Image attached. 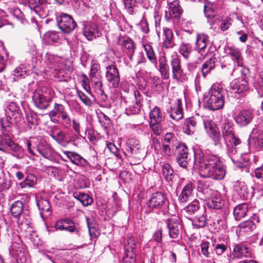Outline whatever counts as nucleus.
<instances>
[{
	"label": "nucleus",
	"instance_id": "nucleus-1",
	"mask_svg": "<svg viewBox=\"0 0 263 263\" xmlns=\"http://www.w3.org/2000/svg\"><path fill=\"white\" fill-rule=\"evenodd\" d=\"M194 151V164L198 165L200 176L214 180H222L226 175L225 166L218 157L203 153L199 148Z\"/></svg>",
	"mask_w": 263,
	"mask_h": 263
},
{
	"label": "nucleus",
	"instance_id": "nucleus-2",
	"mask_svg": "<svg viewBox=\"0 0 263 263\" xmlns=\"http://www.w3.org/2000/svg\"><path fill=\"white\" fill-rule=\"evenodd\" d=\"M228 154L234 163L240 168L246 167L249 160V146L236 135L224 141Z\"/></svg>",
	"mask_w": 263,
	"mask_h": 263
},
{
	"label": "nucleus",
	"instance_id": "nucleus-3",
	"mask_svg": "<svg viewBox=\"0 0 263 263\" xmlns=\"http://www.w3.org/2000/svg\"><path fill=\"white\" fill-rule=\"evenodd\" d=\"M204 100L208 108L216 110L223 107L224 104V90L221 84H213L209 89Z\"/></svg>",
	"mask_w": 263,
	"mask_h": 263
},
{
	"label": "nucleus",
	"instance_id": "nucleus-4",
	"mask_svg": "<svg viewBox=\"0 0 263 263\" xmlns=\"http://www.w3.org/2000/svg\"><path fill=\"white\" fill-rule=\"evenodd\" d=\"M49 89L45 87H38L33 92L32 99L35 106L40 109H45L51 101Z\"/></svg>",
	"mask_w": 263,
	"mask_h": 263
},
{
	"label": "nucleus",
	"instance_id": "nucleus-5",
	"mask_svg": "<svg viewBox=\"0 0 263 263\" xmlns=\"http://www.w3.org/2000/svg\"><path fill=\"white\" fill-rule=\"evenodd\" d=\"M231 93L236 98H243L249 91V84L245 78L235 79L230 84Z\"/></svg>",
	"mask_w": 263,
	"mask_h": 263
},
{
	"label": "nucleus",
	"instance_id": "nucleus-6",
	"mask_svg": "<svg viewBox=\"0 0 263 263\" xmlns=\"http://www.w3.org/2000/svg\"><path fill=\"white\" fill-rule=\"evenodd\" d=\"M57 22L59 29L65 33H71L77 26V23L72 17L66 13H61L58 16Z\"/></svg>",
	"mask_w": 263,
	"mask_h": 263
},
{
	"label": "nucleus",
	"instance_id": "nucleus-7",
	"mask_svg": "<svg viewBox=\"0 0 263 263\" xmlns=\"http://www.w3.org/2000/svg\"><path fill=\"white\" fill-rule=\"evenodd\" d=\"M54 227L55 230L66 231L78 236L81 235V228L79 224L69 218L58 221Z\"/></svg>",
	"mask_w": 263,
	"mask_h": 263
},
{
	"label": "nucleus",
	"instance_id": "nucleus-8",
	"mask_svg": "<svg viewBox=\"0 0 263 263\" xmlns=\"http://www.w3.org/2000/svg\"><path fill=\"white\" fill-rule=\"evenodd\" d=\"M9 253L18 263L26 262L27 254L18 236H16V241L12 243L9 249Z\"/></svg>",
	"mask_w": 263,
	"mask_h": 263
},
{
	"label": "nucleus",
	"instance_id": "nucleus-9",
	"mask_svg": "<svg viewBox=\"0 0 263 263\" xmlns=\"http://www.w3.org/2000/svg\"><path fill=\"white\" fill-rule=\"evenodd\" d=\"M148 206L152 209L165 210L168 206L165 195L161 192L154 193L149 199Z\"/></svg>",
	"mask_w": 263,
	"mask_h": 263
},
{
	"label": "nucleus",
	"instance_id": "nucleus-10",
	"mask_svg": "<svg viewBox=\"0 0 263 263\" xmlns=\"http://www.w3.org/2000/svg\"><path fill=\"white\" fill-rule=\"evenodd\" d=\"M5 115L7 117V122L3 119H1L5 125L11 124L16 123L20 118V108L16 103L11 102L9 103L5 109Z\"/></svg>",
	"mask_w": 263,
	"mask_h": 263
},
{
	"label": "nucleus",
	"instance_id": "nucleus-11",
	"mask_svg": "<svg viewBox=\"0 0 263 263\" xmlns=\"http://www.w3.org/2000/svg\"><path fill=\"white\" fill-rule=\"evenodd\" d=\"M170 64L172 78L177 81L182 82L184 80V74L181 65V60L176 53L172 55Z\"/></svg>",
	"mask_w": 263,
	"mask_h": 263
},
{
	"label": "nucleus",
	"instance_id": "nucleus-12",
	"mask_svg": "<svg viewBox=\"0 0 263 263\" xmlns=\"http://www.w3.org/2000/svg\"><path fill=\"white\" fill-rule=\"evenodd\" d=\"M105 78L109 87H118L120 79L118 69L116 65L111 64L106 67Z\"/></svg>",
	"mask_w": 263,
	"mask_h": 263
},
{
	"label": "nucleus",
	"instance_id": "nucleus-13",
	"mask_svg": "<svg viewBox=\"0 0 263 263\" xmlns=\"http://www.w3.org/2000/svg\"><path fill=\"white\" fill-rule=\"evenodd\" d=\"M28 6L31 10L41 16L48 14L50 4L48 0H28Z\"/></svg>",
	"mask_w": 263,
	"mask_h": 263
},
{
	"label": "nucleus",
	"instance_id": "nucleus-14",
	"mask_svg": "<svg viewBox=\"0 0 263 263\" xmlns=\"http://www.w3.org/2000/svg\"><path fill=\"white\" fill-rule=\"evenodd\" d=\"M166 226L171 238L177 239L181 237L182 227L179 218H172L167 219Z\"/></svg>",
	"mask_w": 263,
	"mask_h": 263
},
{
	"label": "nucleus",
	"instance_id": "nucleus-15",
	"mask_svg": "<svg viewBox=\"0 0 263 263\" xmlns=\"http://www.w3.org/2000/svg\"><path fill=\"white\" fill-rule=\"evenodd\" d=\"M233 189L234 191L243 200H247L253 196L252 187H248L243 181L237 180L234 182Z\"/></svg>",
	"mask_w": 263,
	"mask_h": 263
},
{
	"label": "nucleus",
	"instance_id": "nucleus-16",
	"mask_svg": "<svg viewBox=\"0 0 263 263\" xmlns=\"http://www.w3.org/2000/svg\"><path fill=\"white\" fill-rule=\"evenodd\" d=\"M49 135L63 147H66L71 141V138L67 137L65 132L60 129L57 126L53 127L52 130L49 132Z\"/></svg>",
	"mask_w": 263,
	"mask_h": 263
},
{
	"label": "nucleus",
	"instance_id": "nucleus-17",
	"mask_svg": "<svg viewBox=\"0 0 263 263\" xmlns=\"http://www.w3.org/2000/svg\"><path fill=\"white\" fill-rule=\"evenodd\" d=\"M34 66L28 62L21 64L20 66L16 67L11 74L13 81H16L19 79L25 78L26 76L30 74L32 68Z\"/></svg>",
	"mask_w": 263,
	"mask_h": 263
},
{
	"label": "nucleus",
	"instance_id": "nucleus-18",
	"mask_svg": "<svg viewBox=\"0 0 263 263\" xmlns=\"http://www.w3.org/2000/svg\"><path fill=\"white\" fill-rule=\"evenodd\" d=\"M136 245L133 237H129L127 244L125 246V256L123 258V263H135V258Z\"/></svg>",
	"mask_w": 263,
	"mask_h": 263
},
{
	"label": "nucleus",
	"instance_id": "nucleus-19",
	"mask_svg": "<svg viewBox=\"0 0 263 263\" xmlns=\"http://www.w3.org/2000/svg\"><path fill=\"white\" fill-rule=\"evenodd\" d=\"M195 196V184L192 181L184 185L180 194L178 200L181 203H185L193 200Z\"/></svg>",
	"mask_w": 263,
	"mask_h": 263
},
{
	"label": "nucleus",
	"instance_id": "nucleus-20",
	"mask_svg": "<svg viewBox=\"0 0 263 263\" xmlns=\"http://www.w3.org/2000/svg\"><path fill=\"white\" fill-rule=\"evenodd\" d=\"M36 151L42 157L51 161H55L59 156L52 148L44 143H40L36 146Z\"/></svg>",
	"mask_w": 263,
	"mask_h": 263
},
{
	"label": "nucleus",
	"instance_id": "nucleus-21",
	"mask_svg": "<svg viewBox=\"0 0 263 263\" xmlns=\"http://www.w3.org/2000/svg\"><path fill=\"white\" fill-rule=\"evenodd\" d=\"M68 112L64 106L61 104L55 103L53 109L49 113L50 120L54 123H59L60 120L63 118Z\"/></svg>",
	"mask_w": 263,
	"mask_h": 263
},
{
	"label": "nucleus",
	"instance_id": "nucleus-22",
	"mask_svg": "<svg viewBox=\"0 0 263 263\" xmlns=\"http://www.w3.org/2000/svg\"><path fill=\"white\" fill-rule=\"evenodd\" d=\"M68 112L64 106L61 104L55 103L53 109L49 113L50 120L54 123H59L60 120L63 118Z\"/></svg>",
	"mask_w": 263,
	"mask_h": 263
},
{
	"label": "nucleus",
	"instance_id": "nucleus-23",
	"mask_svg": "<svg viewBox=\"0 0 263 263\" xmlns=\"http://www.w3.org/2000/svg\"><path fill=\"white\" fill-rule=\"evenodd\" d=\"M68 112L64 106L61 104L55 103L53 109L49 113L50 120L54 123H59L60 120L63 118Z\"/></svg>",
	"mask_w": 263,
	"mask_h": 263
},
{
	"label": "nucleus",
	"instance_id": "nucleus-24",
	"mask_svg": "<svg viewBox=\"0 0 263 263\" xmlns=\"http://www.w3.org/2000/svg\"><path fill=\"white\" fill-rule=\"evenodd\" d=\"M253 117V111L250 109H244L240 111L234 119L239 126H245L251 122Z\"/></svg>",
	"mask_w": 263,
	"mask_h": 263
},
{
	"label": "nucleus",
	"instance_id": "nucleus-25",
	"mask_svg": "<svg viewBox=\"0 0 263 263\" xmlns=\"http://www.w3.org/2000/svg\"><path fill=\"white\" fill-rule=\"evenodd\" d=\"M178 155L177 161L179 165L183 168H186L188 164V148L184 144H179L176 147Z\"/></svg>",
	"mask_w": 263,
	"mask_h": 263
},
{
	"label": "nucleus",
	"instance_id": "nucleus-26",
	"mask_svg": "<svg viewBox=\"0 0 263 263\" xmlns=\"http://www.w3.org/2000/svg\"><path fill=\"white\" fill-rule=\"evenodd\" d=\"M247 145L255 151L263 150V132H258L256 136L250 135Z\"/></svg>",
	"mask_w": 263,
	"mask_h": 263
},
{
	"label": "nucleus",
	"instance_id": "nucleus-27",
	"mask_svg": "<svg viewBox=\"0 0 263 263\" xmlns=\"http://www.w3.org/2000/svg\"><path fill=\"white\" fill-rule=\"evenodd\" d=\"M134 96L135 101L128 105L126 109V112L128 115L138 114L142 106L143 98L140 92L137 90L135 91Z\"/></svg>",
	"mask_w": 263,
	"mask_h": 263
},
{
	"label": "nucleus",
	"instance_id": "nucleus-28",
	"mask_svg": "<svg viewBox=\"0 0 263 263\" xmlns=\"http://www.w3.org/2000/svg\"><path fill=\"white\" fill-rule=\"evenodd\" d=\"M233 258H241L243 257H249L252 255L251 250L246 245L240 243L235 244L232 251Z\"/></svg>",
	"mask_w": 263,
	"mask_h": 263
},
{
	"label": "nucleus",
	"instance_id": "nucleus-29",
	"mask_svg": "<svg viewBox=\"0 0 263 263\" xmlns=\"http://www.w3.org/2000/svg\"><path fill=\"white\" fill-rule=\"evenodd\" d=\"M83 35L89 41H91L101 35V33L95 23H87L84 25Z\"/></svg>",
	"mask_w": 263,
	"mask_h": 263
},
{
	"label": "nucleus",
	"instance_id": "nucleus-30",
	"mask_svg": "<svg viewBox=\"0 0 263 263\" xmlns=\"http://www.w3.org/2000/svg\"><path fill=\"white\" fill-rule=\"evenodd\" d=\"M127 150L135 155L136 157L141 159L144 156V150L139 143V141L135 139H130L127 143Z\"/></svg>",
	"mask_w": 263,
	"mask_h": 263
},
{
	"label": "nucleus",
	"instance_id": "nucleus-31",
	"mask_svg": "<svg viewBox=\"0 0 263 263\" xmlns=\"http://www.w3.org/2000/svg\"><path fill=\"white\" fill-rule=\"evenodd\" d=\"M159 65H157V69L161 73L163 79L167 80L170 78L169 67L167 64L166 58L165 53L161 54L158 59Z\"/></svg>",
	"mask_w": 263,
	"mask_h": 263
},
{
	"label": "nucleus",
	"instance_id": "nucleus-32",
	"mask_svg": "<svg viewBox=\"0 0 263 263\" xmlns=\"http://www.w3.org/2000/svg\"><path fill=\"white\" fill-rule=\"evenodd\" d=\"M162 40L163 48H172L175 46L174 35L172 29L166 27L163 28Z\"/></svg>",
	"mask_w": 263,
	"mask_h": 263
},
{
	"label": "nucleus",
	"instance_id": "nucleus-33",
	"mask_svg": "<svg viewBox=\"0 0 263 263\" xmlns=\"http://www.w3.org/2000/svg\"><path fill=\"white\" fill-rule=\"evenodd\" d=\"M2 134L0 135V151L6 152L7 148V140L9 139V133L11 131V126L9 124L5 125L1 121Z\"/></svg>",
	"mask_w": 263,
	"mask_h": 263
},
{
	"label": "nucleus",
	"instance_id": "nucleus-34",
	"mask_svg": "<svg viewBox=\"0 0 263 263\" xmlns=\"http://www.w3.org/2000/svg\"><path fill=\"white\" fill-rule=\"evenodd\" d=\"M228 55L231 58L234 63L236 62L238 66L243 65V59L240 50L234 47L228 46L226 49Z\"/></svg>",
	"mask_w": 263,
	"mask_h": 263
},
{
	"label": "nucleus",
	"instance_id": "nucleus-35",
	"mask_svg": "<svg viewBox=\"0 0 263 263\" xmlns=\"http://www.w3.org/2000/svg\"><path fill=\"white\" fill-rule=\"evenodd\" d=\"M221 131L224 141L234 136L235 134L233 122L229 120H225L222 124Z\"/></svg>",
	"mask_w": 263,
	"mask_h": 263
},
{
	"label": "nucleus",
	"instance_id": "nucleus-36",
	"mask_svg": "<svg viewBox=\"0 0 263 263\" xmlns=\"http://www.w3.org/2000/svg\"><path fill=\"white\" fill-rule=\"evenodd\" d=\"M61 57L55 55L50 52H47L45 56V63L50 69L60 67L61 65Z\"/></svg>",
	"mask_w": 263,
	"mask_h": 263
},
{
	"label": "nucleus",
	"instance_id": "nucleus-37",
	"mask_svg": "<svg viewBox=\"0 0 263 263\" xmlns=\"http://www.w3.org/2000/svg\"><path fill=\"white\" fill-rule=\"evenodd\" d=\"M181 100L177 99L175 103L171 106L170 117L175 120H178L183 117V110L181 107Z\"/></svg>",
	"mask_w": 263,
	"mask_h": 263
},
{
	"label": "nucleus",
	"instance_id": "nucleus-38",
	"mask_svg": "<svg viewBox=\"0 0 263 263\" xmlns=\"http://www.w3.org/2000/svg\"><path fill=\"white\" fill-rule=\"evenodd\" d=\"M207 217L204 208L201 210V214L196 216L192 220L194 228L199 229L204 227L207 223Z\"/></svg>",
	"mask_w": 263,
	"mask_h": 263
},
{
	"label": "nucleus",
	"instance_id": "nucleus-39",
	"mask_svg": "<svg viewBox=\"0 0 263 263\" xmlns=\"http://www.w3.org/2000/svg\"><path fill=\"white\" fill-rule=\"evenodd\" d=\"M209 44V36L206 34H199L197 35L195 47L199 52H204Z\"/></svg>",
	"mask_w": 263,
	"mask_h": 263
},
{
	"label": "nucleus",
	"instance_id": "nucleus-40",
	"mask_svg": "<svg viewBox=\"0 0 263 263\" xmlns=\"http://www.w3.org/2000/svg\"><path fill=\"white\" fill-rule=\"evenodd\" d=\"M64 155L70 160V161L77 165L84 166L86 164V161L80 155L69 151L63 152Z\"/></svg>",
	"mask_w": 263,
	"mask_h": 263
},
{
	"label": "nucleus",
	"instance_id": "nucleus-41",
	"mask_svg": "<svg viewBox=\"0 0 263 263\" xmlns=\"http://www.w3.org/2000/svg\"><path fill=\"white\" fill-rule=\"evenodd\" d=\"M211 56L206 61L204 62L201 68V71L204 78L215 68L216 58L212 53L210 54Z\"/></svg>",
	"mask_w": 263,
	"mask_h": 263
},
{
	"label": "nucleus",
	"instance_id": "nucleus-42",
	"mask_svg": "<svg viewBox=\"0 0 263 263\" xmlns=\"http://www.w3.org/2000/svg\"><path fill=\"white\" fill-rule=\"evenodd\" d=\"M224 203V200L222 198L219 193H216L214 197L208 202L207 205L210 208L219 210L222 208Z\"/></svg>",
	"mask_w": 263,
	"mask_h": 263
},
{
	"label": "nucleus",
	"instance_id": "nucleus-43",
	"mask_svg": "<svg viewBox=\"0 0 263 263\" xmlns=\"http://www.w3.org/2000/svg\"><path fill=\"white\" fill-rule=\"evenodd\" d=\"M91 87L94 91L98 95L104 94L103 85L101 76H92L90 78Z\"/></svg>",
	"mask_w": 263,
	"mask_h": 263
},
{
	"label": "nucleus",
	"instance_id": "nucleus-44",
	"mask_svg": "<svg viewBox=\"0 0 263 263\" xmlns=\"http://www.w3.org/2000/svg\"><path fill=\"white\" fill-rule=\"evenodd\" d=\"M200 209L199 202L197 200H194L189 205L184 208L182 210V213L186 217H188L194 214L198 210H201Z\"/></svg>",
	"mask_w": 263,
	"mask_h": 263
},
{
	"label": "nucleus",
	"instance_id": "nucleus-45",
	"mask_svg": "<svg viewBox=\"0 0 263 263\" xmlns=\"http://www.w3.org/2000/svg\"><path fill=\"white\" fill-rule=\"evenodd\" d=\"M201 119L204 125V129L208 134L217 130L216 124L210 116H203L201 117Z\"/></svg>",
	"mask_w": 263,
	"mask_h": 263
},
{
	"label": "nucleus",
	"instance_id": "nucleus-46",
	"mask_svg": "<svg viewBox=\"0 0 263 263\" xmlns=\"http://www.w3.org/2000/svg\"><path fill=\"white\" fill-rule=\"evenodd\" d=\"M197 120L195 118H190L186 119L183 126V130L187 135H192L194 133Z\"/></svg>",
	"mask_w": 263,
	"mask_h": 263
},
{
	"label": "nucleus",
	"instance_id": "nucleus-47",
	"mask_svg": "<svg viewBox=\"0 0 263 263\" xmlns=\"http://www.w3.org/2000/svg\"><path fill=\"white\" fill-rule=\"evenodd\" d=\"M73 197L85 206L90 205L93 202L92 198L88 194L82 192H75Z\"/></svg>",
	"mask_w": 263,
	"mask_h": 263
},
{
	"label": "nucleus",
	"instance_id": "nucleus-48",
	"mask_svg": "<svg viewBox=\"0 0 263 263\" xmlns=\"http://www.w3.org/2000/svg\"><path fill=\"white\" fill-rule=\"evenodd\" d=\"M211 4L210 3H206L204 5V13L208 18V22L210 25H213L217 23V18L213 9L211 7Z\"/></svg>",
	"mask_w": 263,
	"mask_h": 263
},
{
	"label": "nucleus",
	"instance_id": "nucleus-49",
	"mask_svg": "<svg viewBox=\"0 0 263 263\" xmlns=\"http://www.w3.org/2000/svg\"><path fill=\"white\" fill-rule=\"evenodd\" d=\"M248 210V205L243 203L237 205L233 210V214L236 220H239L244 217Z\"/></svg>",
	"mask_w": 263,
	"mask_h": 263
},
{
	"label": "nucleus",
	"instance_id": "nucleus-50",
	"mask_svg": "<svg viewBox=\"0 0 263 263\" xmlns=\"http://www.w3.org/2000/svg\"><path fill=\"white\" fill-rule=\"evenodd\" d=\"M43 40L45 43L48 45L59 43L60 41L58 33L54 31L46 32L44 35Z\"/></svg>",
	"mask_w": 263,
	"mask_h": 263
},
{
	"label": "nucleus",
	"instance_id": "nucleus-51",
	"mask_svg": "<svg viewBox=\"0 0 263 263\" xmlns=\"http://www.w3.org/2000/svg\"><path fill=\"white\" fill-rule=\"evenodd\" d=\"M143 47L148 60L157 68V57L152 46L149 44H145Z\"/></svg>",
	"mask_w": 263,
	"mask_h": 263
},
{
	"label": "nucleus",
	"instance_id": "nucleus-52",
	"mask_svg": "<svg viewBox=\"0 0 263 263\" xmlns=\"http://www.w3.org/2000/svg\"><path fill=\"white\" fill-rule=\"evenodd\" d=\"M213 246H214V252L218 256H220L224 254L229 248L228 242L224 241L222 242L220 241L218 242L215 241Z\"/></svg>",
	"mask_w": 263,
	"mask_h": 263
},
{
	"label": "nucleus",
	"instance_id": "nucleus-53",
	"mask_svg": "<svg viewBox=\"0 0 263 263\" xmlns=\"http://www.w3.org/2000/svg\"><path fill=\"white\" fill-rule=\"evenodd\" d=\"M149 123L152 124L160 123L162 120V114L160 108L157 106H155L149 112Z\"/></svg>",
	"mask_w": 263,
	"mask_h": 263
},
{
	"label": "nucleus",
	"instance_id": "nucleus-54",
	"mask_svg": "<svg viewBox=\"0 0 263 263\" xmlns=\"http://www.w3.org/2000/svg\"><path fill=\"white\" fill-rule=\"evenodd\" d=\"M23 210V203L22 201H15L11 205L10 211L12 215L15 218L18 217L22 214Z\"/></svg>",
	"mask_w": 263,
	"mask_h": 263
},
{
	"label": "nucleus",
	"instance_id": "nucleus-55",
	"mask_svg": "<svg viewBox=\"0 0 263 263\" xmlns=\"http://www.w3.org/2000/svg\"><path fill=\"white\" fill-rule=\"evenodd\" d=\"M162 175L167 182H172L174 177V171L170 164L165 163L162 167Z\"/></svg>",
	"mask_w": 263,
	"mask_h": 263
},
{
	"label": "nucleus",
	"instance_id": "nucleus-56",
	"mask_svg": "<svg viewBox=\"0 0 263 263\" xmlns=\"http://www.w3.org/2000/svg\"><path fill=\"white\" fill-rule=\"evenodd\" d=\"M192 51V46L189 43H182L179 48V52L182 57L189 59L190 58L191 54Z\"/></svg>",
	"mask_w": 263,
	"mask_h": 263
},
{
	"label": "nucleus",
	"instance_id": "nucleus-57",
	"mask_svg": "<svg viewBox=\"0 0 263 263\" xmlns=\"http://www.w3.org/2000/svg\"><path fill=\"white\" fill-rule=\"evenodd\" d=\"M125 8L127 12L133 15L136 13L138 4L136 2V0H123Z\"/></svg>",
	"mask_w": 263,
	"mask_h": 263
},
{
	"label": "nucleus",
	"instance_id": "nucleus-58",
	"mask_svg": "<svg viewBox=\"0 0 263 263\" xmlns=\"http://www.w3.org/2000/svg\"><path fill=\"white\" fill-rule=\"evenodd\" d=\"M164 141L172 147H176L179 144L177 136L172 133H167L165 135Z\"/></svg>",
	"mask_w": 263,
	"mask_h": 263
},
{
	"label": "nucleus",
	"instance_id": "nucleus-59",
	"mask_svg": "<svg viewBox=\"0 0 263 263\" xmlns=\"http://www.w3.org/2000/svg\"><path fill=\"white\" fill-rule=\"evenodd\" d=\"M169 11L170 14L174 17H178L180 15L181 10L177 1H174L170 4Z\"/></svg>",
	"mask_w": 263,
	"mask_h": 263
},
{
	"label": "nucleus",
	"instance_id": "nucleus-60",
	"mask_svg": "<svg viewBox=\"0 0 263 263\" xmlns=\"http://www.w3.org/2000/svg\"><path fill=\"white\" fill-rule=\"evenodd\" d=\"M37 181L36 177L32 174H28L25 181L21 183L20 185L22 187H25L27 186L29 187H32L35 185Z\"/></svg>",
	"mask_w": 263,
	"mask_h": 263
},
{
	"label": "nucleus",
	"instance_id": "nucleus-61",
	"mask_svg": "<svg viewBox=\"0 0 263 263\" xmlns=\"http://www.w3.org/2000/svg\"><path fill=\"white\" fill-rule=\"evenodd\" d=\"M254 228V223L250 220L243 221L240 224V230L241 232H250L253 230Z\"/></svg>",
	"mask_w": 263,
	"mask_h": 263
},
{
	"label": "nucleus",
	"instance_id": "nucleus-62",
	"mask_svg": "<svg viewBox=\"0 0 263 263\" xmlns=\"http://www.w3.org/2000/svg\"><path fill=\"white\" fill-rule=\"evenodd\" d=\"M26 119L27 122L31 125L35 126L38 124L37 116L34 112H26Z\"/></svg>",
	"mask_w": 263,
	"mask_h": 263
},
{
	"label": "nucleus",
	"instance_id": "nucleus-63",
	"mask_svg": "<svg viewBox=\"0 0 263 263\" xmlns=\"http://www.w3.org/2000/svg\"><path fill=\"white\" fill-rule=\"evenodd\" d=\"M60 121V123L64 129H69L72 126V119L69 114H67Z\"/></svg>",
	"mask_w": 263,
	"mask_h": 263
},
{
	"label": "nucleus",
	"instance_id": "nucleus-64",
	"mask_svg": "<svg viewBox=\"0 0 263 263\" xmlns=\"http://www.w3.org/2000/svg\"><path fill=\"white\" fill-rule=\"evenodd\" d=\"M123 46L128 50L130 53H133L135 49V45L130 38H125L123 41Z\"/></svg>",
	"mask_w": 263,
	"mask_h": 263
}]
</instances>
